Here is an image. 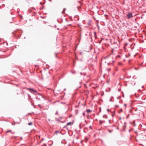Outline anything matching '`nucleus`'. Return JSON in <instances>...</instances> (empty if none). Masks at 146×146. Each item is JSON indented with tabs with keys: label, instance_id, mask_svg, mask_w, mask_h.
Listing matches in <instances>:
<instances>
[{
	"label": "nucleus",
	"instance_id": "nucleus-1",
	"mask_svg": "<svg viewBox=\"0 0 146 146\" xmlns=\"http://www.w3.org/2000/svg\"><path fill=\"white\" fill-rule=\"evenodd\" d=\"M27 89L28 90H29L30 91V92L31 93H37V91H36V90H33V89L30 88H27Z\"/></svg>",
	"mask_w": 146,
	"mask_h": 146
},
{
	"label": "nucleus",
	"instance_id": "nucleus-2",
	"mask_svg": "<svg viewBox=\"0 0 146 146\" xmlns=\"http://www.w3.org/2000/svg\"><path fill=\"white\" fill-rule=\"evenodd\" d=\"M128 18H130L132 17V14L131 13H128L127 15Z\"/></svg>",
	"mask_w": 146,
	"mask_h": 146
},
{
	"label": "nucleus",
	"instance_id": "nucleus-3",
	"mask_svg": "<svg viewBox=\"0 0 146 146\" xmlns=\"http://www.w3.org/2000/svg\"><path fill=\"white\" fill-rule=\"evenodd\" d=\"M9 132H11L12 134H13L15 133L14 132H12V131L11 130H8L6 132V133H7Z\"/></svg>",
	"mask_w": 146,
	"mask_h": 146
},
{
	"label": "nucleus",
	"instance_id": "nucleus-4",
	"mask_svg": "<svg viewBox=\"0 0 146 146\" xmlns=\"http://www.w3.org/2000/svg\"><path fill=\"white\" fill-rule=\"evenodd\" d=\"M72 124H73L71 122H69L67 123L66 125V126L69 125H71Z\"/></svg>",
	"mask_w": 146,
	"mask_h": 146
},
{
	"label": "nucleus",
	"instance_id": "nucleus-5",
	"mask_svg": "<svg viewBox=\"0 0 146 146\" xmlns=\"http://www.w3.org/2000/svg\"><path fill=\"white\" fill-rule=\"evenodd\" d=\"M104 122H105V121H101V120L100 121V124H101L102 123H104Z\"/></svg>",
	"mask_w": 146,
	"mask_h": 146
},
{
	"label": "nucleus",
	"instance_id": "nucleus-6",
	"mask_svg": "<svg viewBox=\"0 0 146 146\" xmlns=\"http://www.w3.org/2000/svg\"><path fill=\"white\" fill-rule=\"evenodd\" d=\"M86 111L88 113H89L91 111V110L90 109L87 110Z\"/></svg>",
	"mask_w": 146,
	"mask_h": 146
},
{
	"label": "nucleus",
	"instance_id": "nucleus-7",
	"mask_svg": "<svg viewBox=\"0 0 146 146\" xmlns=\"http://www.w3.org/2000/svg\"><path fill=\"white\" fill-rule=\"evenodd\" d=\"M28 124L29 125H32L33 124V123L32 122H30L28 123Z\"/></svg>",
	"mask_w": 146,
	"mask_h": 146
},
{
	"label": "nucleus",
	"instance_id": "nucleus-8",
	"mask_svg": "<svg viewBox=\"0 0 146 146\" xmlns=\"http://www.w3.org/2000/svg\"><path fill=\"white\" fill-rule=\"evenodd\" d=\"M66 10V9L65 8H64L63 9V11H62V13H64V12H65V11Z\"/></svg>",
	"mask_w": 146,
	"mask_h": 146
},
{
	"label": "nucleus",
	"instance_id": "nucleus-9",
	"mask_svg": "<svg viewBox=\"0 0 146 146\" xmlns=\"http://www.w3.org/2000/svg\"><path fill=\"white\" fill-rule=\"evenodd\" d=\"M103 117L104 118H106L107 117V116L106 115H104Z\"/></svg>",
	"mask_w": 146,
	"mask_h": 146
},
{
	"label": "nucleus",
	"instance_id": "nucleus-10",
	"mask_svg": "<svg viewBox=\"0 0 146 146\" xmlns=\"http://www.w3.org/2000/svg\"><path fill=\"white\" fill-rule=\"evenodd\" d=\"M55 114H58V111H56V113H55Z\"/></svg>",
	"mask_w": 146,
	"mask_h": 146
},
{
	"label": "nucleus",
	"instance_id": "nucleus-11",
	"mask_svg": "<svg viewBox=\"0 0 146 146\" xmlns=\"http://www.w3.org/2000/svg\"><path fill=\"white\" fill-rule=\"evenodd\" d=\"M124 106H125V107H126V104H124Z\"/></svg>",
	"mask_w": 146,
	"mask_h": 146
},
{
	"label": "nucleus",
	"instance_id": "nucleus-12",
	"mask_svg": "<svg viewBox=\"0 0 146 146\" xmlns=\"http://www.w3.org/2000/svg\"><path fill=\"white\" fill-rule=\"evenodd\" d=\"M119 65H121V63H119Z\"/></svg>",
	"mask_w": 146,
	"mask_h": 146
},
{
	"label": "nucleus",
	"instance_id": "nucleus-13",
	"mask_svg": "<svg viewBox=\"0 0 146 146\" xmlns=\"http://www.w3.org/2000/svg\"><path fill=\"white\" fill-rule=\"evenodd\" d=\"M58 132V131H56L55 133H57Z\"/></svg>",
	"mask_w": 146,
	"mask_h": 146
},
{
	"label": "nucleus",
	"instance_id": "nucleus-14",
	"mask_svg": "<svg viewBox=\"0 0 146 146\" xmlns=\"http://www.w3.org/2000/svg\"><path fill=\"white\" fill-rule=\"evenodd\" d=\"M121 111H122V109H121Z\"/></svg>",
	"mask_w": 146,
	"mask_h": 146
},
{
	"label": "nucleus",
	"instance_id": "nucleus-15",
	"mask_svg": "<svg viewBox=\"0 0 146 146\" xmlns=\"http://www.w3.org/2000/svg\"><path fill=\"white\" fill-rule=\"evenodd\" d=\"M116 106V107H118V106Z\"/></svg>",
	"mask_w": 146,
	"mask_h": 146
}]
</instances>
